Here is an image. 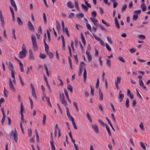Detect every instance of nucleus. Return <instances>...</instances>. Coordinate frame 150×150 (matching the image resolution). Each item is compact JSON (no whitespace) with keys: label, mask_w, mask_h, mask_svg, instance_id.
<instances>
[{"label":"nucleus","mask_w":150,"mask_h":150,"mask_svg":"<svg viewBox=\"0 0 150 150\" xmlns=\"http://www.w3.org/2000/svg\"><path fill=\"white\" fill-rule=\"evenodd\" d=\"M107 38L108 41V42L110 43V44H112V43L111 38L110 37L107 36Z\"/></svg>","instance_id":"052dcab7"},{"label":"nucleus","mask_w":150,"mask_h":150,"mask_svg":"<svg viewBox=\"0 0 150 150\" xmlns=\"http://www.w3.org/2000/svg\"><path fill=\"white\" fill-rule=\"evenodd\" d=\"M86 116L88 118V119L91 122H92V119L91 118L89 114L88 113H87Z\"/></svg>","instance_id":"ea45409f"},{"label":"nucleus","mask_w":150,"mask_h":150,"mask_svg":"<svg viewBox=\"0 0 150 150\" xmlns=\"http://www.w3.org/2000/svg\"><path fill=\"white\" fill-rule=\"evenodd\" d=\"M105 118H106V120H107L108 121L110 126L111 127L112 129H113V131H115V130L114 128H113V127L112 125V124L111 122L110 121V120L108 119V118L107 117H106Z\"/></svg>","instance_id":"412c9836"},{"label":"nucleus","mask_w":150,"mask_h":150,"mask_svg":"<svg viewBox=\"0 0 150 150\" xmlns=\"http://www.w3.org/2000/svg\"><path fill=\"white\" fill-rule=\"evenodd\" d=\"M17 21L19 25H23V22L20 18L17 17Z\"/></svg>","instance_id":"4be33fe9"},{"label":"nucleus","mask_w":150,"mask_h":150,"mask_svg":"<svg viewBox=\"0 0 150 150\" xmlns=\"http://www.w3.org/2000/svg\"><path fill=\"white\" fill-rule=\"evenodd\" d=\"M22 50L21 51L26 52L25 47V45L24 44H23L22 45Z\"/></svg>","instance_id":"69168bd1"},{"label":"nucleus","mask_w":150,"mask_h":150,"mask_svg":"<svg viewBox=\"0 0 150 150\" xmlns=\"http://www.w3.org/2000/svg\"><path fill=\"white\" fill-rule=\"evenodd\" d=\"M46 116L45 114H44L43 116V120L42 123L43 125H44L46 122Z\"/></svg>","instance_id":"58836bf2"},{"label":"nucleus","mask_w":150,"mask_h":150,"mask_svg":"<svg viewBox=\"0 0 150 150\" xmlns=\"http://www.w3.org/2000/svg\"><path fill=\"white\" fill-rule=\"evenodd\" d=\"M64 93L66 97L67 98H69V96H68V93L67 91L66 90V89L65 88L64 89Z\"/></svg>","instance_id":"680f3d73"},{"label":"nucleus","mask_w":150,"mask_h":150,"mask_svg":"<svg viewBox=\"0 0 150 150\" xmlns=\"http://www.w3.org/2000/svg\"><path fill=\"white\" fill-rule=\"evenodd\" d=\"M124 97V95L123 94H120L119 95L118 97V98L119 99V101L120 102H121L122 101V100Z\"/></svg>","instance_id":"a211bd4d"},{"label":"nucleus","mask_w":150,"mask_h":150,"mask_svg":"<svg viewBox=\"0 0 150 150\" xmlns=\"http://www.w3.org/2000/svg\"><path fill=\"white\" fill-rule=\"evenodd\" d=\"M45 97L46 98V101L48 103H49V106L51 107H52V105L50 102V98H49L47 97V96H45Z\"/></svg>","instance_id":"a19ab883"},{"label":"nucleus","mask_w":150,"mask_h":150,"mask_svg":"<svg viewBox=\"0 0 150 150\" xmlns=\"http://www.w3.org/2000/svg\"><path fill=\"white\" fill-rule=\"evenodd\" d=\"M29 59L31 60H33L34 59V57L33 55L32 51L31 50H29Z\"/></svg>","instance_id":"f8f14e48"},{"label":"nucleus","mask_w":150,"mask_h":150,"mask_svg":"<svg viewBox=\"0 0 150 150\" xmlns=\"http://www.w3.org/2000/svg\"><path fill=\"white\" fill-rule=\"evenodd\" d=\"M99 78H98L97 79V81L96 82V88H98V86H99Z\"/></svg>","instance_id":"e2e57ef3"},{"label":"nucleus","mask_w":150,"mask_h":150,"mask_svg":"<svg viewBox=\"0 0 150 150\" xmlns=\"http://www.w3.org/2000/svg\"><path fill=\"white\" fill-rule=\"evenodd\" d=\"M91 126L93 129H94V131L96 133H98L99 132V130L98 126L95 124L92 125Z\"/></svg>","instance_id":"0eeeda50"},{"label":"nucleus","mask_w":150,"mask_h":150,"mask_svg":"<svg viewBox=\"0 0 150 150\" xmlns=\"http://www.w3.org/2000/svg\"><path fill=\"white\" fill-rule=\"evenodd\" d=\"M138 18V15L137 14L134 15L133 16L132 20L134 21H136Z\"/></svg>","instance_id":"cd10ccee"},{"label":"nucleus","mask_w":150,"mask_h":150,"mask_svg":"<svg viewBox=\"0 0 150 150\" xmlns=\"http://www.w3.org/2000/svg\"><path fill=\"white\" fill-rule=\"evenodd\" d=\"M91 14L93 17H96L97 16V13L96 11H93L92 12Z\"/></svg>","instance_id":"3c124183"},{"label":"nucleus","mask_w":150,"mask_h":150,"mask_svg":"<svg viewBox=\"0 0 150 150\" xmlns=\"http://www.w3.org/2000/svg\"><path fill=\"white\" fill-rule=\"evenodd\" d=\"M42 59H44L45 58L46 55L45 53L41 54L39 56Z\"/></svg>","instance_id":"c03bdc74"},{"label":"nucleus","mask_w":150,"mask_h":150,"mask_svg":"<svg viewBox=\"0 0 150 150\" xmlns=\"http://www.w3.org/2000/svg\"><path fill=\"white\" fill-rule=\"evenodd\" d=\"M121 80V78L119 76H117V80H115V87L117 89H118L119 88V86H118V84L120 83Z\"/></svg>","instance_id":"f03ea898"},{"label":"nucleus","mask_w":150,"mask_h":150,"mask_svg":"<svg viewBox=\"0 0 150 150\" xmlns=\"http://www.w3.org/2000/svg\"><path fill=\"white\" fill-rule=\"evenodd\" d=\"M72 122V124L73 125V126H74V129H77V127L76 124L75 122L74 121V120H73L71 121Z\"/></svg>","instance_id":"79ce46f5"},{"label":"nucleus","mask_w":150,"mask_h":150,"mask_svg":"<svg viewBox=\"0 0 150 150\" xmlns=\"http://www.w3.org/2000/svg\"><path fill=\"white\" fill-rule=\"evenodd\" d=\"M5 115H3V117L2 119L1 120V124L2 125H3V123L5 121Z\"/></svg>","instance_id":"bf43d9fd"},{"label":"nucleus","mask_w":150,"mask_h":150,"mask_svg":"<svg viewBox=\"0 0 150 150\" xmlns=\"http://www.w3.org/2000/svg\"><path fill=\"white\" fill-rule=\"evenodd\" d=\"M105 45L107 49L109 51H111V49L108 45L107 43H105Z\"/></svg>","instance_id":"6e6d98bb"},{"label":"nucleus","mask_w":150,"mask_h":150,"mask_svg":"<svg viewBox=\"0 0 150 150\" xmlns=\"http://www.w3.org/2000/svg\"><path fill=\"white\" fill-rule=\"evenodd\" d=\"M106 127V129L108 131V133L110 135V136H111V133L110 132V128L108 127V125L107 124H106L105 125V126Z\"/></svg>","instance_id":"5701e85b"},{"label":"nucleus","mask_w":150,"mask_h":150,"mask_svg":"<svg viewBox=\"0 0 150 150\" xmlns=\"http://www.w3.org/2000/svg\"><path fill=\"white\" fill-rule=\"evenodd\" d=\"M93 35L95 39L98 41L99 42L101 40V39L99 37L96 36L94 35Z\"/></svg>","instance_id":"338daca9"},{"label":"nucleus","mask_w":150,"mask_h":150,"mask_svg":"<svg viewBox=\"0 0 150 150\" xmlns=\"http://www.w3.org/2000/svg\"><path fill=\"white\" fill-rule=\"evenodd\" d=\"M83 69V68H81V67H79V71L78 74V75L79 76H80L81 75Z\"/></svg>","instance_id":"473e14b6"},{"label":"nucleus","mask_w":150,"mask_h":150,"mask_svg":"<svg viewBox=\"0 0 150 150\" xmlns=\"http://www.w3.org/2000/svg\"><path fill=\"white\" fill-rule=\"evenodd\" d=\"M140 144L141 147L142 148H143V149H146V146L143 142H140Z\"/></svg>","instance_id":"5fc2aeb1"},{"label":"nucleus","mask_w":150,"mask_h":150,"mask_svg":"<svg viewBox=\"0 0 150 150\" xmlns=\"http://www.w3.org/2000/svg\"><path fill=\"white\" fill-rule=\"evenodd\" d=\"M139 38L142 39L144 40L145 39L146 37L144 35H140L138 36Z\"/></svg>","instance_id":"603ef678"},{"label":"nucleus","mask_w":150,"mask_h":150,"mask_svg":"<svg viewBox=\"0 0 150 150\" xmlns=\"http://www.w3.org/2000/svg\"><path fill=\"white\" fill-rule=\"evenodd\" d=\"M119 60L122 62L124 63L125 62V60L123 59V57L121 56H120L118 57Z\"/></svg>","instance_id":"c85d7f7f"},{"label":"nucleus","mask_w":150,"mask_h":150,"mask_svg":"<svg viewBox=\"0 0 150 150\" xmlns=\"http://www.w3.org/2000/svg\"><path fill=\"white\" fill-rule=\"evenodd\" d=\"M52 150H55V147L53 142H50Z\"/></svg>","instance_id":"e433bc0d"},{"label":"nucleus","mask_w":150,"mask_h":150,"mask_svg":"<svg viewBox=\"0 0 150 150\" xmlns=\"http://www.w3.org/2000/svg\"><path fill=\"white\" fill-rule=\"evenodd\" d=\"M129 99L128 98H127L126 99V101L125 102V106L127 108H128L129 107Z\"/></svg>","instance_id":"bb28decb"},{"label":"nucleus","mask_w":150,"mask_h":150,"mask_svg":"<svg viewBox=\"0 0 150 150\" xmlns=\"http://www.w3.org/2000/svg\"><path fill=\"white\" fill-rule=\"evenodd\" d=\"M98 122H99L100 125L103 126H105V125L107 124H106L104 123L100 119L98 120Z\"/></svg>","instance_id":"2f4dec72"},{"label":"nucleus","mask_w":150,"mask_h":150,"mask_svg":"<svg viewBox=\"0 0 150 150\" xmlns=\"http://www.w3.org/2000/svg\"><path fill=\"white\" fill-rule=\"evenodd\" d=\"M46 53L49 56V57L50 58H52L53 57V54L52 52H48V53Z\"/></svg>","instance_id":"a878e982"},{"label":"nucleus","mask_w":150,"mask_h":150,"mask_svg":"<svg viewBox=\"0 0 150 150\" xmlns=\"http://www.w3.org/2000/svg\"><path fill=\"white\" fill-rule=\"evenodd\" d=\"M32 96L35 98H37V97L35 90L32 91Z\"/></svg>","instance_id":"a18cd8bd"},{"label":"nucleus","mask_w":150,"mask_h":150,"mask_svg":"<svg viewBox=\"0 0 150 150\" xmlns=\"http://www.w3.org/2000/svg\"><path fill=\"white\" fill-rule=\"evenodd\" d=\"M60 100L62 103L64 105H67V102L65 100V98L64 99H61Z\"/></svg>","instance_id":"6ab92c4d"},{"label":"nucleus","mask_w":150,"mask_h":150,"mask_svg":"<svg viewBox=\"0 0 150 150\" xmlns=\"http://www.w3.org/2000/svg\"><path fill=\"white\" fill-rule=\"evenodd\" d=\"M64 98H64V94L63 93H62V94L60 93V94H59V99H60V100L61 99H64Z\"/></svg>","instance_id":"4d7b16f0"},{"label":"nucleus","mask_w":150,"mask_h":150,"mask_svg":"<svg viewBox=\"0 0 150 150\" xmlns=\"http://www.w3.org/2000/svg\"><path fill=\"white\" fill-rule=\"evenodd\" d=\"M140 7L143 11H145L146 9V7L144 3H142L141 4Z\"/></svg>","instance_id":"f3484780"},{"label":"nucleus","mask_w":150,"mask_h":150,"mask_svg":"<svg viewBox=\"0 0 150 150\" xmlns=\"http://www.w3.org/2000/svg\"><path fill=\"white\" fill-rule=\"evenodd\" d=\"M90 19L94 24H95V23H96L98 22V20L94 18L91 17Z\"/></svg>","instance_id":"72a5a7b5"},{"label":"nucleus","mask_w":150,"mask_h":150,"mask_svg":"<svg viewBox=\"0 0 150 150\" xmlns=\"http://www.w3.org/2000/svg\"><path fill=\"white\" fill-rule=\"evenodd\" d=\"M67 6L70 8H72L74 7V5L71 1H69L67 3Z\"/></svg>","instance_id":"2eb2a0df"},{"label":"nucleus","mask_w":150,"mask_h":150,"mask_svg":"<svg viewBox=\"0 0 150 150\" xmlns=\"http://www.w3.org/2000/svg\"><path fill=\"white\" fill-rule=\"evenodd\" d=\"M67 116L68 117L69 119L71 120L72 121L74 120L73 117L71 115L69 112L67 113Z\"/></svg>","instance_id":"f704fd0d"},{"label":"nucleus","mask_w":150,"mask_h":150,"mask_svg":"<svg viewBox=\"0 0 150 150\" xmlns=\"http://www.w3.org/2000/svg\"><path fill=\"white\" fill-rule=\"evenodd\" d=\"M73 104L75 106L76 110L77 111V112H78L79 110L78 106L77 105V103L76 102H74L73 103Z\"/></svg>","instance_id":"c9c22d12"},{"label":"nucleus","mask_w":150,"mask_h":150,"mask_svg":"<svg viewBox=\"0 0 150 150\" xmlns=\"http://www.w3.org/2000/svg\"><path fill=\"white\" fill-rule=\"evenodd\" d=\"M20 107H21L20 112H21V116L23 115V111H24V109L23 108V103L22 102H21V103Z\"/></svg>","instance_id":"9b49d317"},{"label":"nucleus","mask_w":150,"mask_h":150,"mask_svg":"<svg viewBox=\"0 0 150 150\" xmlns=\"http://www.w3.org/2000/svg\"><path fill=\"white\" fill-rule=\"evenodd\" d=\"M32 134V130L31 129H28V137H30L31 136Z\"/></svg>","instance_id":"37998d69"},{"label":"nucleus","mask_w":150,"mask_h":150,"mask_svg":"<svg viewBox=\"0 0 150 150\" xmlns=\"http://www.w3.org/2000/svg\"><path fill=\"white\" fill-rule=\"evenodd\" d=\"M139 83L140 86L142 87L144 89L146 90V86H144V83L142 80H139Z\"/></svg>","instance_id":"1a4fd4ad"},{"label":"nucleus","mask_w":150,"mask_h":150,"mask_svg":"<svg viewBox=\"0 0 150 150\" xmlns=\"http://www.w3.org/2000/svg\"><path fill=\"white\" fill-rule=\"evenodd\" d=\"M67 89L71 93H72L73 92V88L72 87V86H71L69 84L67 86Z\"/></svg>","instance_id":"393cba45"},{"label":"nucleus","mask_w":150,"mask_h":150,"mask_svg":"<svg viewBox=\"0 0 150 150\" xmlns=\"http://www.w3.org/2000/svg\"><path fill=\"white\" fill-rule=\"evenodd\" d=\"M21 123H26V120L24 119L23 115L21 116Z\"/></svg>","instance_id":"8fccbe9b"},{"label":"nucleus","mask_w":150,"mask_h":150,"mask_svg":"<svg viewBox=\"0 0 150 150\" xmlns=\"http://www.w3.org/2000/svg\"><path fill=\"white\" fill-rule=\"evenodd\" d=\"M9 88L13 92L16 91V89L14 86L13 83H9Z\"/></svg>","instance_id":"6e6552de"},{"label":"nucleus","mask_w":150,"mask_h":150,"mask_svg":"<svg viewBox=\"0 0 150 150\" xmlns=\"http://www.w3.org/2000/svg\"><path fill=\"white\" fill-rule=\"evenodd\" d=\"M61 38L62 42V48L63 50H64L65 49V40L64 38V37L62 35H61Z\"/></svg>","instance_id":"9d476101"},{"label":"nucleus","mask_w":150,"mask_h":150,"mask_svg":"<svg viewBox=\"0 0 150 150\" xmlns=\"http://www.w3.org/2000/svg\"><path fill=\"white\" fill-rule=\"evenodd\" d=\"M0 20L2 26L4 25L5 23V21L4 20V18L2 15L1 11L0 10Z\"/></svg>","instance_id":"39448f33"},{"label":"nucleus","mask_w":150,"mask_h":150,"mask_svg":"<svg viewBox=\"0 0 150 150\" xmlns=\"http://www.w3.org/2000/svg\"><path fill=\"white\" fill-rule=\"evenodd\" d=\"M13 136L15 142H17L18 141V135L17 131L16 128L15 129L14 132L13 134Z\"/></svg>","instance_id":"423d86ee"},{"label":"nucleus","mask_w":150,"mask_h":150,"mask_svg":"<svg viewBox=\"0 0 150 150\" xmlns=\"http://www.w3.org/2000/svg\"><path fill=\"white\" fill-rule=\"evenodd\" d=\"M10 1L11 4L13 7H14L16 6V4L14 0H10Z\"/></svg>","instance_id":"49530a36"},{"label":"nucleus","mask_w":150,"mask_h":150,"mask_svg":"<svg viewBox=\"0 0 150 150\" xmlns=\"http://www.w3.org/2000/svg\"><path fill=\"white\" fill-rule=\"evenodd\" d=\"M76 16L79 18H82L83 17L84 14L82 13H79L76 15Z\"/></svg>","instance_id":"b1692460"},{"label":"nucleus","mask_w":150,"mask_h":150,"mask_svg":"<svg viewBox=\"0 0 150 150\" xmlns=\"http://www.w3.org/2000/svg\"><path fill=\"white\" fill-rule=\"evenodd\" d=\"M106 63L108 67L109 68H110L111 67V61L110 59H107Z\"/></svg>","instance_id":"7c9ffc66"},{"label":"nucleus","mask_w":150,"mask_h":150,"mask_svg":"<svg viewBox=\"0 0 150 150\" xmlns=\"http://www.w3.org/2000/svg\"><path fill=\"white\" fill-rule=\"evenodd\" d=\"M28 26L30 30L32 31L34 30V27L30 21H29L28 22Z\"/></svg>","instance_id":"20e7f679"},{"label":"nucleus","mask_w":150,"mask_h":150,"mask_svg":"<svg viewBox=\"0 0 150 150\" xmlns=\"http://www.w3.org/2000/svg\"><path fill=\"white\" fill-rule=\"evenodd\" d=\"M81 7L86 11H87L88 9V7L83 4H81Z\"/></svg>","instance_id":"c756f323"},{"label":"nucleus","mask_w":150,"mask_h":150,"mask_svg":"<svg viewBox=\"0 0 150 150\" xmlns=\"http://www.w3.org/2000/svg\"><path fill=\"white\" fill-rule=\"evenodd\" d=\"M31 38L33 49L34 50H36L38 49V47L36 42V37L32 34L31 35Z\"/></svg>","instance_id":"f257e3e1"},{"label":"nucleus","mask_w":150,"mask_h":150,"mask_svg":"<svg viewBox=\"0 0 150 150\" xmlns=\"http://www.w3.org/2000/svg\"><path fill=\"white\" fill-rule=\"evenodd\" d=\"M75 4L76 8L77 9V10L79 11V8L78 6V3L76 1H75Z\"/></svg>","instance_id":"864d4df0"},{"label":"nucleus","mask_w":150,"mask_h":150,"mask_svg":"<svg viewBox=\"0 0 150 150\" xmlns=\"http://www.w3.org/2000/svg\"><path fill=\"white\" fill-rule=\"evenodd\" d=\"M139 127L142 130H144V127L142 122L139 125Z\"/></svg>","instance_id":"774afa93"},{"label":"nucleus","mask_w":150,"mask_h":150,"mask_svg":"<svg viewBox=\"0 0 150 150\" xmlns=\"http://www.w3.org/2000/svg\"><path fill=\"white\" fill-rule=\"evenodd\" d=\"M45 49L46 53H47L49 51V47L47 44L45 45Z\"/></svg>","instance_id":"4c0bfd02"},{"label":"nucleus","mask_w":150,"mask_h":150,"mask_svg":"<svg viewBox=\"0 0 150 150\" xmlns=\"http://www.w3.org/2000/svg\"><path fill=\"white\" fill-rule=\"evenodd\" d=\"M99 95L100 100H103V94L100 88L99 89Z\"/></svg>","instance_id":"aec40b11"},{"label":"nucleus","mask_w":150,"mask_h":150,"mask_svg":"<svg viewBox=\"0 0 150 150\" xmlns=\"http://www.w3.org/2000/svg\"><path fill=\"white\" fill-rule=\"evenodd\" d=\"M9 66L11 67L10 70L11 71L13 70V64L10 62H8Z\"/></svg>","instance_id":"09e8293b"},{"label":"nucleus","mask_w":150,"mask_h":150,"mask_svg":"<svg viewBox=\"0 0 150 150\" xmlns=\"http://www.w3.org/2000/svg\"><path fill=\"white\" fill-rule=\"evenodd\" d=\"M127 7V5L126 4H125L124 5L122 6V9L121 11L123 12L126 8Z\"/></svg>","instance_id":"de8ad7c7"},{"label":"nucleus","mask_w":150,"mask_h":150,"mask_svg":"<svg viewBox=\"0 0 150 150\" xmlns=\"http://www.w3.org/2000/svg\"><path fill=\"white\" fill-rule=\"evenodd\" d=\"M26 52L21 51L19 52V57L21 59L25 57Z\"/></svg>","instance_id":"7ed1b4c3"},{"label":"nucleus","mask_w":150,"mask_h":150,"mask_svg":"<svg viewBox=\"0 0 150 150\" xmlns=\"http://www.w3.org/2000/svg\"><path fill=\"white\" fill-rule=\"evenodd\" d=\"M115 25L116 26L117 28L119 29L120 28V25L118 23L117 18L116 17L115 18Z\"/></svg>","instance_id":"4468645a"},{"label":"nucleus","mask_w":150,"mask_h":150,"mask_svg":"<svg viewBox=\"0 0 150 150\" xmlns=\"http://www.w3.org/2000/svg\"><path fill=\"white\" fill-rule=\"evenodd\" d=\"M101 58L102 56H100L99 57L98 59L100 65H101V66H102L103 64L102 61L101 60Z\"/></svg>","instance_id":"13d9d810"},{"label":"nucleus","mask_w":150,"mask_h":150,"mask_svg":"<svg viewBox=\"0 0 150 150\" xmlns=\"http://www.w3.org/2000/svg\"><path fill=\"white\" fill-rule=\"evenodd\" d=\"M86 74L87 72L86 69L85 68L84 69V72L83 74V77L84 81V82H86Z\"/></svg>","instance_id":"dca6fc26"},{"label":"nucleus","mask_w":150,"mask_h":150,"mask_svg":"<svg viewBox=\"0 0 150 150\" xmlns=\"http://www.w3.org/2000/svg\"><path fill=\"white\" fill-rule=\"evenodd\" d=\"M20 126L21 128V129L22 133L23 134H24V130L23 128V127L22 125L21 122H20Z\"/></svg>","instance_id":"0e129e2a"},{"label":"nucleus","mask_w":150,"mask_h":150,"mask_svg":"<svg viewBox=\"0 0 150 150\" xmlns=\"http://www.w3.org/2000/svg\"><path fill=\"white\" fill-rule=\"evenodd\" d=\"M81 39L82 40V43L83 44V45L84 46H85L86 41L85 40V39L84 38L83 35L82 33H81Z\"/></svg>","instance_id":"ddd939ff"}]
</instances>
